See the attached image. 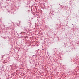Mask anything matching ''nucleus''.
<instances>
[{"label":"nucleus","instance_id":"obj_1","mask_svg":"<svg viewBox=\"0 0 79 79\" xmlns=\"http://www.w3.org/2000/svg\"><path fill=\"white\" fill-rule=\"evenodd\" d=\"M7 1H9V0H7Z\"/></svg>","mask_w":79,"mask_h":79}]
</instances>
